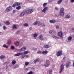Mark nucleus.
Returning <instances> with one entry per match:
<instances>
[{"label": "nucleus", "mask_w": 74, "mask_h": 74, "mask_svg": "<svg viewBox=\"0 0 74 74\" xmlns=\"http://www.w3.org/2000/svg\"><path fill=\"white\" fill-rule=\"evenodd\" d=\"M26 49V47H24L22 48H21V49H20V51L21 52H22V51H25V50Z\"/></svg>", "instance_id": "1a4fd4ad"}, {"label": "nucleus", "mask_w": 74, "mask_h": 74, "mask_svg": "<svg viewBox=\"0 0 74 74\" xmlns=\"http://www.w3.org/2000/svg\"><path fill=\"white\" fill-rule=\"evenodd\" d=\"M38 11H39V9H38Z\"/></svg>", "instance_id": "338daca9"}, {"label": "nucleus", "mask_w": 74, "mask_h": 74, "mask_svg": "<svg viewBox=\"0 0 74 74\" xmlns=\"http://www.w3.org/2000/svg\"><path fill=\"white\" fill-rule=\"evenodd\" d=\"M52 33V31H50L49 32V33L50 34H51Z\"/></svg>", "instance_id": "603ef678"}, {"label": "nucleus", "mask_w": 74, "mask_h": 74, "mask_svg": "<svg viewBox=\"0 0 74 74\" xmlns=\"http://www.w3.org/2000/svg\"><path fill=\"white\" fill-rule=\"evenodd\" d=\"M56 29H59V27L58 26L56 25Z\"/></svg>", "instance_id": "c03bdc74"}, {"label": "nucleus", "mask_w": 74, "mask_h": 74, "mask_svg": "<svg viewBox=\"0 0 74 74\" xmlns=\"http://www.w3.org/2000/svg\"><path fill=\"white\" fill-rule=\"evenodd\" d=\"M51 23H54L56 22V21L54 20H51L49 21Z\"/></svg>", "instance_id": "4468645a"}, {"label": "nucleus", "mask_w": 74, "mask_h": 74, "mask_svg": "<svg viewBox=\"0 0 74 74\" xmlns=\"http://www.w3.org/2000/svg\"><path fill=\"white\" fill-rule=\"evenodd\" d=\"M34 63H36L37 62V61H36V60H34Z\"/></svg>", "instance_id": "13d9d810"}, {"label": "nucleus", "mask_w": 74, "mask_h": 74, "mask_svg": "<svg viewBox=\"0 0 74 74\" xmlns=\"http://www.w3.org/2000/svg\"><path fill=\"white\" fill-rule=\"evenodd\" d=\"M16 25H12V28L13 29H18V28L16 27Z\"/></svg>", "instance_id": "f3484780"}, {"label": "nucleus", "mask_w": 74, "mask_h": 74, "mask_svg": "<svg viewBox=\"0 0 74 74\" xmlns=\"http://www.w3.org/2000/svg\"><path fill=\"white\" fill-rule=\"evenodd\" d=\"M21 6H18V7H16V9L17 10H19L20 9H21Z\"/></svg>", "instance_id": "2f4dec72"}, {"label": "nucleus", "mask_w": 74, "mask_h": 74, "mask_svg": "<svg viewBox=\"0 0 74 74\" xmlns=\"http://www.w3.org/2000/svg\"><path fill=\"white\" fill-rule=\"evenodd\" d=\"M15 4L16 6H19V5H20V3L19 2H16L15 3Z\"/></svg>", "instance_id": "6ab92c4d"}, {"label": "nucleus", "mask_w": 74, "mask_h": 74, "mask_svg": "<svg viewBox=\"0 0 74 74\" xmlns=\"http://www.w3.org/2000/svg\"><path fill=\"white\" fill-rule=\"evenodd\" d=\"M44 47L45 48H49V46L48 45H44Z\"/></svg>", "instance_id": "a211bd4d"}, {"label": "nucleus", "mask_w": 74, "mask_h": 74, "mask_svg": "<svg viewBox=\"0 0 74 74\" xmlns=\"http://www.w3.org/2000/svg\"><path fill=\"white\" fill-rule=\"evenodd\" d=\"M46 63L45 64V66L46 67H48L50 64V62H49V60H46Z\"/></svg>", "instance_id": "20e7f679"}, {"label": "nucleus", "mask_w": 74, "mask_h": 74, "mask_svg": "<svg viewBox=\"0 0 74 74\" xmlns=\"http://www.w3.org/2000/svg\"><path fill=\"white\" fill-rule=\"evenodd\" d=\"M47 9H48V7H45L42 11V12H43L44 13H45V12H46V11H47Z\"/></svg>", "instance_id": "f8f14e48"}, {"label": "nucleus", "mask_w": 74, "mask_h": 74, "mask_svg": "<svg viewBox=\"0 0 74 74\" xmlns=\"http://www.w3.org/2000/svg\"><path fill=\"white\" fill-rule=\"evenodd\" d=\"M64 15V8H61L60 12V15L61 16H63Z\"/></svg>", "instance_id": "f257e3e1"}, {"label": "nucleus", "mask_w": 74, "mask_h": 74, "mask_svg": "<svg viewBox=\"0 0 74 74\" xmlns=\"http://www.w3.org/2000/svg\"><path fill=\"white\" fill-rule=\"evenodd\" d=\"M40 59L39 58H38L36 59V62H40Z\"/></svg>", "instance_id": "e433bc0d"}, {"label": "nucleus", "mask_w": 74, "mask_h": 74, "mask_svg": "<svg viewBox=\"0 0 74 74\" xmlns=\"http://www.w3.org/2000/svg\"><path fill=\"white\" fill-rule=\"evenodd\" d=\"M38 53H41V51H39L38 52Z\"/></svg>", "instance_id": "8fccbe9b"}, {"label": "nucleus", "mask_w": 74, "mask_h": 74, "mask_svg": "<svg viewBox=\"0 0 74 74\" xmlns=\"http://www.w3.org/2000/svg\"><path fill=\"white\" fill-rule=\"evenodd\" d=\"M65 17L66 18H70V16L69 15L67 14L65 16Z\"/></svg>", "instance_id": "b1692460"}, {"label": "nucleus", "mask_w": 74, "mask_h": 74, "mask_svg": "<svg viewBox=\"0 0 74 74\" xmlns=\"http://www.w3.org/2000/svg\"><path fill=\"white\" fill-rule=\"evenodd\" d=\"M41 25V23L39 21H37V25L38 26H40Z\"/></svg>", "instance_id": "4be33fe9"}, {"label": "nucleus", "mask_w": 74, "mask_h": 74, "mask_svg": "<svg viewBox=\"0 0 74 74\" xmlns=\"http://www.w3.org/2000/svg\"><path fill=\"white\" fill-rule=\"evenodd\" d=\"M11 40H9L8 42V44H11Z\"/></svg>", "instance_id": "a18cd8bd"}, {"label": "nucleus", "mask_w": 74, "mask_h": 74, "mask_svg": "<svg viewBox=\"0 0 74 74\" xmlns=\"http://www.w3.org/2000/svg\"><path fill=\"white\" fill-rule=\"evenodd\" d=\"M12 64H13V65H14L15 63H16V61L15 60H13L12 61Z\"/></svg>", "instance_id": "cd10ccee"}, {"label": "nucleus", "mask_w": 74, "mask_h": 74, "mask_svg": "<svg viewBox=\"0 0 74 74\" xmlns=\"http://www.w3.org/2000/svg\"><path fill=\"white\" fill-rule=\"evenodd\" d=\"M52 37L55 38V39H56V40H58V39H59V37H56V36H54L53 35L52 36Z\"/></svg>", "instance_id": "2eb2a0df"}, {"label": "nucleus", "mask_w": 74, "mask_h": 74, "mask_svg": "<svg viewBox=\"0 0 74 74\" xmlns=\"http://www.w3.org/2000/svg\"><path fill=\"white\" fill-rule=\"evenodd\" d=\"M15 10H13V13H15Z\"/></svg>", "instance_id": "052dcab7"}, {"label": "nucleus", "mask_w": 74, "mask_h": 74, "mask_svg": "<svg viewBox=\"0 0 74 74\" xmlns=\"http://www.w3.org/2000/svg\"><path fill=\"white\" fill-rule=\"evenodd\" d=\"M49 74H52V70H50L49 71Z\"/></svg>", "instance_id": "79ce46f5"}, {"label": "nucleus", "mask_w": 74, "mask_h": 74, "mask_svg": "<svg viewBox=\"0 0 74 74\" xmlns=\"http://www.w3.org/2000/svg\"><path fill=\"white\" fill-rule=\"evenodd\" d=\"M62 1H63V0H59L58 1V4H60L62 2Z\"/></svg>", "instance_id": "c85d7f7f"}, {"label": "nucleus", "mask_w": 74, "mask_h": 74, "mask_svg": "<svg viewBox=\"0 0 74 74\" xmlns=\"http://www.w3.org/2000/svg\"><path fill=\"white\" fill-rule=\"evenodd\" d=\"M12 9V7L11 6L8 7L5 10L6 12H9L10 11H11Z\"/></svg>", "instance_id": "39448f33"}, {"label": "nucleus", "mask_w": 74, "mask_h": 74, "mask_svg": "<svg viewBox=\"0 0 74 74\" xmlns=\"http://www.w3.org/2000/svg\"><path fill=\"white\" fill-rule=\"evenodd\" d=\"M25 13L24 12H23L20 13V16L21 17L23 16H24L25 15Z\"/></svg>", "instance_id": "ddd939ff"}, {"label": "nucleus", "mask_w": 74, "mask_h": 74, "mask_svg": "<svg viewBox=\"0 0 74 74\" xmlns=\"http://www.w3.org/2000/svg\"><path fill=\"white\" fill-rule=\"evenodd\" d=\"M32 73H33V72L31 71L30 72L27 73V74H32Z\"/></svg>", "instance_id": "ea45409f"}, {"label": "nucleus", "mask_w": 74, "mask_h": 74, "mask_svg": "<svg viewBox=\"0 0 74 74\" xmlns=\"http://www.w3.org/2000/svg\"><path fill=\"white\" fill-rule=\"evenodd\" d=\"M37 48H34L33 49V50H34L35 51H36V50H37Z\"/></svg>", "instance_id": "49530a36"}, {"label": "nucleus", "mask_w": 74, "mask_h": 74, "mask_svg": "<svg viewBox=\"0 0 74 74\" xmlns=\"http://www.w3.org/2000/svg\"><path fill=\"white\" fill-rule=\"evenodd\" d=\"M25 70H26V71L27 70H28V69L27 68H26L25 69Z\"/></svg>", "instance_id": "e2e57ef3"}, {"label": "nucleus", "mask_w": 74, "mask_h": 74, "mask_svg": "<svg viewBox=\"0 0 74 74\" xmlns=\"http://www.w3.org/2000/svg\"><path fill=\"white\" fill-rule=\"evenodd\" d=\"M29 55H27L26 56V58H29Z\"/></svg>", "instance_id": "6e6d98bb"}, {"label": "nucleus", "mask_w": 74, "mask_h": 74, "mask_svg": "<svg viewBox=\"0 0 74 74\" xmlns=\"http://www.w3.org/2000/svg\"><path fill=\"white\" fill-rule=\"evenodd\" d=\"M15 6H16V5H15L14 3V4H13L12 7H14V8H15Z\"/></svg>", "instance_id": "37998d69"}, {"label": "nucleus", "mask_w": 74, "mask_h": 74, "mask_svg": "<svg viewBox=\"0 0 74 74\" xmlns=\"http://www.w3.org/2000/svg\"><path fill=\"white\" fill-rule=\"evenodd\" d=\"M71 64V62H69L68 61L67 62L66 65V68H68L70 67V64Z\"/></svg>", "instance_id": "6e6552de"}, {"label": "nucleus", "mask_w": 74, "mask_h": 74, "mask_svg": "<svg viewBox=\"0 0 74 74\" xmlns=\"http://www.w3.org/2000/svg\"><path fill=\"white\" fill-rule=\"evenodd\" d=\"M32 28L31 27H30L29 28V30H32Z\"/></svg>", "instance_id": "4d7b16f0"}, {"label": "nucleus", "mask_w": 74, "mask_h": 74, "mask_svg": "<svg viewBox=\"0 0 74 74\" xmlns=\"http://www.w3.org/2000/svg\"><path fill=\"white\" fill-rule=\"evenodd\" d=\"M55 9L56 10H58V8L57 7H56Z\"/></svg>", "instance_id": "bf43d9fd"}, {"label": "nucleus", "mask_w": 74, "mask_h": 74, "mask_svg": "<svg viewBox=\"0 0 74 74\" xmlns=\"http://www.w3.org/2000/svg\"><path fill=\"white\" fill-rule=\"evenodd\" d=\"M23 53L24 54H27V53H30V51H25Z\"/></svg>", "instance_id": "a878e982"}, {"label": "nucleus", "mask_w": 74, "mask_h": 74, "mask_svg": "<svg viewBox=\"0 0 74 74\" xmlns=\"http://www.w3.org/2000/svg\"><path fill=\"white\" fill-rule=\"evenodd\" d=\"M23 55V53H18L14 54V56H19L20 55Z\"/></svg>", "instance_id": "9d476101"}, {"label": "nucleus", "mask_w": 74, "mask_h": 74, "mask_svg": "<svg viewBox=\"0 0 74 74\" xmlns=\"http://www.w3.org/2000/svg\"><path fill=\"white\" fill-rule=\"evenodd\" d=\"M25 13L27 14H30L33 12V10L29 9L25 10Z\"/></svg>", "instance_id": "f03ea898"}, {"label": "nucleus", "mask_w": 74, "mask_h": 74, "mask_svg": "<svg viewBox=\"0 0 74 74\" xmlns=\"http://www.w3.org/2000/svg\"><path fill=\"white\" fill-rule=\"evenodd\" d=\"M23 26L24 27H27V26H29V25H28V24L27 23H25L23 24Z\"/></svg>", "instance_id": "393cba45"}, {"label": "nucleus", "mask_w": 74, "mask_h": 74, "mask_svg": "<svg viewBox=\"0 0 74 74\" xmlns=\"http://www.w3.org/2000/svg\"><path fill=\"white\" fill-rule=\"evenodd\" d=\"M0 58L1 60L3 59H4L5 58V56L2 55L0 56Z\"/></svg>", "instance_id": "412c9836"}, {"label": "nucleus", "mask_w": 74, "mask_h": 74, "mask_svg": "<svg viewBox=\"0 0 74 74\" xmlns=\"http://www.w3.org/2000/svg\"><path fill=\"white\" fill-rule=\"evenodd\" d=\"M11 48L12 49H15V47L12 46L11 47Z\"/></svg>", "instance_id": "72a5a7b5"}, {"label": "nucleus", "mask_w": 74, "mask_h": 74, "mask_svg": "<svg viewBox=\"0 0 74 74\" xmlns=\"http://www.w3.org/2000/svg\"><path fill=\"white\" fill-rule=\"evenodd\" d=\"M36 38H34V39H36Z\"/></svg>", "instance_id": "774afa93"}, {"label": "nucleus", "mask_w": 74, "mask_h": 74, "mask_svg": "<svg viewBox=\"0 0 74 74\" xmlns=\"http://www.w3.org/2000/svg\"><path fill=\"white\" fill-rule=\"evenodd\" d=\"M53 32L55 33L56 32L55 31H53Z\"/></svg>", "instance_id": "0e129e2a"}, {"label": "nucleus", "mask_w": 74, "mask_h": 74, "mask_svg": "<svg viewBox=\"0 0 74 74\" xmlns=\"http://www.w3.org/2000/svg\"><path fill=\"white\" fill-rule=\"evenodd\" d=\"M66 57H64L62 60V62H64L65 60V59H66Z\"/></svg>", "instance_id": "a19ab883"}, {"label": "nucleus", "mask_w": 74, "mask_h": 74, "mask_svg": "<svg viewBox=\"0 0 74 74\" xmlns=\"http://www.w3.org/2000/svg\"><path fill=\"white\" fill-rule=\"evenodd\" d=\"M47 5V3H45L43 4V7H45V6Z\"/></svg>", "instance_id": "473e14b6"}, {"label": "nucleus", "mask_w": 74, "mask_h": 74, "mask_svg": "<svg viewBox=\"0 0 74 74\" xmlns=\"http://www.w3.org/2000/svg\"><path fill=\"white\" fill-rule=\"evenodd\" d=\"M14 44L16 46H18L19 45V42H14Z\"/></svg>", "instance_id": "5701e85b"}, {"label": "nucleus", "mask_w": 74, "mask_h": 74, "mask_svg": "<svg viewBox=\"0 0 74 74\" xmlns=\"http://www.w3.org/2000/svg\"><path fill=\"white\" fill-rule=\"evenodd\" d=\"M33 37H37V34L35 33L33 34Z\"/></svg>", "instance_id": "bb28decb"}, {"label": "nucleus", "mask_w": 74, "mask_h": 74, "mask_svg": "<svg viewBox=\"0 0 74 74\" xmlns=\"http://www.w3.org/2000/svg\"><path fill=\"white\" fill-rule=\"evenodd\" d=\"M15 67H19V65H16L15 66Z\"/></svg>", "instance_id": "5fc2aeb1"}, {"label": "nucleus", "mask_w": 74, "mask_h": 74, "mask_svg": "<svg viewBox=\"0 0 74 74\" xmlns=\"http://www.w3.org/2000/svg\"><path fill=\"white\" fill-rule=\"evenodd\" d=\"M62 55V51H58L56 55L57 56H61Z\"/></svg>", "instance_id": "423d86ee"}, {"label": "nucleus", "mask_w": 74, "mask_h": 74, "mask_svg": "<svg viewBox=\"0 0 74 74\" xmlns=\"http://www.w3.org/2000/svg\"><path fill=\"white\" fill-rule=\"evenodd\" d=\"M4 23L6 25H9L10 24V22H9L8 21L4 22Z\"/></svg>", "instance_id": "aec40b11"}, {"label": "nucleus", "mask_w": 74, "mask_h": 74, "mask_svg": "<svg viewBox=\"0 0 74 74\" xmlns=\"http://www.w3.org/2000/svg\"><path fill=\"white\" fill-rule=\"evenodd\" d=\"M19 32H20V31H18L17 32H16V34H18L19 33Z\"/></svg>", "instance_id": "58836bf2"}, {"label": "nucleus", "mask_w": 74, "mask_h": 74, "mask_svg": "<svg viewBox=\"0 0 74 74\" xmlns=\"http://www.w3.org/2000/svg\"><path fill=\"white\" fill-rule=\"evenodd\" d=\"M73 67H74V62L73 63Z\"/></svg>", "instance_id": "680f3d73"}, {"label": "nucleus", "mask_w": 74, "mask_h": 74, "mask_svg": "<svg viewBox=\"0 0 74 74\" xmlns=\"http://www.w3.org/2000/svg\"><path fill=\"white\" fill-rule=\"evenodd\" d=\"M3 47H4V48H8V47L6 46V45L5 44L3 45Z\"/></svg>", "instance_id": "c9c22d12"}, {"label": "nucleus", "mask_w": 74, "mask_h": 74, "mask_svg": "<svg viewBox=\"0 0 74 74\" xmlns=\"http://www.w3.org/2000/svg\"><path fill=\"white\" fill-rule=\"evenodd\" d=\"M6 67L7 69L8 68V66L7 65H6Z\"/></svg>", "instance_id": "69168bd1"}, {"label": "nucleus", "mask_w": 74, "mask_h": 74, "mask_svg": "<svg viewBox=\"0 0 74 74\" xmlns=\"http://www.w3.org/2000/svg\"><path fill=\"white\" fill-rule=\"evenodd\" d=\"M47 53H48V51H47L46 50L43 51L42 52V53H43V54L44 55H46V54H47Z\"/></svg>", "instance_id": "dca6fc26"}, {"label": "nucleus", "mask_w": 74, "mask_h": 74, "mask_svg": "<svg viewBox=\"0 0 74 74\" xmlns=\"http://www.w3.org/2000/svg\"><path fill=\"white\" fill-rule=\"evenodd\" d=\"M25 56H25V55H23L21 57V58L23 59V58H24L25 57Z\"/></svg>", "instance_id": "f704fd0d"}, {"label": "nucleus", "mask_w": 74, "mask_h": 74, "mask_svg": "<svg viewBox=\"0 0 74 74\" xmlns=\"http://www.w3.org/2000/svg\"><path fill=\"white\" fill-rule=\"evenodd\" d=\"M72 31L73 32H74V27L72 29Z\"/></svg>", "instance_id": "09e8293b"}, {"label": "nucleus", "mask_w": 74, "mask_h": 74, "mask_svg": "<svg viewBox=\"0 0 74 74\" xmlns=\"http://www.w3.org/2000/svg\"><path fill=\"white\" fill-rule=\"evenodd\" d=\"M58 36L60 37L61 38H63V32H62V31H60L58 33Z\"/></svg>", "instance_id": "7ed1b4c3"}, {"label": "nucleus", "mask_w": 74, "mask_h": 74, "mask_svg": "<svg viewBox=\"0 0 74 74\" xmlns=\"http://www.w3.org/2000/svg\"><path fill=\"white\" fill-rule=\"evenodd\" d=\"M29 64V62H26L25 63V66H28Z\"/></svg>", "instance_id": "c756f323"}, {"label": "nucleus", "mask_w": 74, "mask_h": 74, "mask_svg": "<svg viewBox=\"0 0 74 74\" xmlns=\"http://www.w3.org/2000/svg\"><path fill=\"white\" fill-rule=\"evenodd\" d=\"M64 65L63 64H62L60 66V71L59 72V73H61L63 71V70L64 69Z\"/></svg>", "instance_id": "0eeeda50"}, {"label": "nucleus", "mask_w": 74, "mask_h": 74, "mask_svg": "<svg viewBox=\"0 0 74 74\" xmlns=\"http://www.w3.org/2000/svg\"><path fill=\"white\" fill-rule=\"evenodd\" d=\"M71 3H74V0H71Z\"/></svg>", "instance_id": "3c124183"}, {"label": "nucleus", "mask_w": 74, "mask_h": 74, "mask_svg": "<svg viewBox=\"0 0 74 74\" xmlns=\"http://www.w3.org/2000/svg\"><path fill=\"white\" fill-rule=\"evenodd\" d=\"M3 28L4 30H5V29H6V27H5L4 26H3Z\"/></svg>", "instance_id": "864d4df0"}, {"label": "nucleus", "mask_w": 74, "mask_h": 74, "mask_svg": "<svg viewBox=\"0 0 74 74\" xmlns=\"http://www.w3.org/2000/svg\"><path fill=\"white\" fill-rule=\"evenodd\" d=\"M42 27H45V25L44 24H42Z\"/></svg>", "instance_id": "de8ad7c7"}, {"label": "nucleus", "mask_w": 74, "mask_h": 74, "mask_svg": "<svg viewBox=\"0 0 74 74\" xmlns=\"http://www.w3.org/2000/svg\"><path fill=\"white\" fill-rule=\"evenodd\" d=\"M38 38L40 40H43L44 39L43 38V36L42 35H40L38 37Z\"/></svg>", "instance_id": "9b49d317"}, {"label": "nucleus", "mask_w": 74, "mask_h": 74, "mask_svg": "<svg viewBox=\"0 0 74 74\" xmlns=\"http://www.w3.org/2000/svg\"><path fill=\"white\" fill-rule=\"evenodd\" d=\"M37 21L36 22H35L34 23V25H37Z\"/></svg>", "instance_id": "4c0bfd02"}, {"label": "nucleus", "mask_w": 74, "mask_h": 74, "mask_svg": "<svg viewBox=\"0 0 74 74\" xmlns=\"http://www.w3.org/2000/svg\"><path fill=\"white\" fill-rule=\"evenodd\" d=\"M72 39V37L71 36H69L68 38V40H71Z\"/></svg>", "instance_id": "7c9ffc66"}]
</instances>
